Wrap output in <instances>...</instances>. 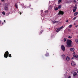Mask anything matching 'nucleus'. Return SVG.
<instances>
[{
	"instance_id": "f257e3e1",
	"label": "nucleus",
	"mask_w": 78,
	"mask_h": 78,
	"mask_svg": "<svg viewBox=\"0 0 78 78\" xmlns=\"http://www.w3.org/2000/svg\"><path fill=\"white\" fill-rule=\"evenodd\" d=\"M72 41L68 39L67 40V41L66 42V44L67 45V47H72V45H71V43L72 42Z\"/></svg>"
},
{
	"instance_id": "f03ea898",
	"label": "nucleus",
	"mask_w": 78,
	"mask_h": 78,
	"mask_svg": "<svg viewBox=\"0 0 78 78\" xmlns=\"http://www.w3.org/2000/svg\"><path fill=\"white\" fill-rule=\"evenodd\" d=\"M4 9L5 11H8L9 10L8 8V4L7 3H5L4 5Z\"/></svg>"
},
{
	"instance_id": "7ed1b4c3",
	"label": "nucleus",
	"mask_w": 78,
	"mask_h": 78,
	"mask_svg": "<svg viewBox=\"0 0 78 78\" xmlns=\"http://www.w3.org/2000/svg\"><path fill=\"white\" fill-rule=\"evenodd\" d=\"M9 55V52H8V51H7L5 52V54L4 55V57L7 58H8V56Z\"/></svg>"
},
{
	"instance_id": "20e7f679",
	"label": "nucleus",
	"mask_w": 78,
	"mask_h": 78,
	"mask_svg": "<svg viewBox=\"0 0 78 78\" xmlns=\"http://www.w3.org/2000/svg\"><path fill=\"white\" fill-rule=\"evenodd\" d=\"M71 64L72 66H75L76 65V63L75 62L72 61L71 62Z\"/></svg>"
},
{
	"instance_id": "39448f33",
	"label": "nucleus",
	"mask_w": 78,
	"mask_h": 78,
	"mask_svg": "<svg viewBox=\"0 0 78 78\" xmlns=\"http://www.w3.org/2000/svg\"><path fill=\"white\" fill-rule=\"evenodd\" d=\"M61 48L63 51H65V47H64V46L62 45L61 46Z\"/></svg>"
},
{
	"instance_id": "423d86ee",
	"label": "nucleus",
	"mask_w": 78,
	"mask_h": 78,
	"mask_svg": "<svg viewBox=\"0 0 78 78\" xmlns=\"http://www.w3.org/2000/svg\"><path fill=\"white\" fill-rule=\"evenodd\" d=\"M64 14V12L62 11H60L59 12V13L58 14V15H60V14H62V15H63Z\"/></svg>"
},
{
	"instance_id": "0eeeda50",
	"label": "nucleus",
	"mask_w": 78,
	"mask_h": 78,
	"mask_svg": "<svg viewBox=\"0 0 78 78\" xmlns=\"http://www.w3.org/2000/svg\"><path fill=\"white\" fill-rule=\"evenodd\" d=\"M70 50L71 51H73L75 50V48H71L70 49Z\"/></svg>"
},
{
	"instance_id": "6e6552de",
	"label": "nucleus",
	"mask_w": 78,
	"mask_h": 78,
	"mask_svg": "<svg viewBox=\"0 0 78 78\" xmlns=\"http://www.w3.org/2000/svg\"><path fill=\"white\" fill-rule=\"evenodd\" d=\"M66 61H69L70 60V58L68 56H67L66 58Z\"/></svg>"
},
{
	"instance_id": "1a4fd4ad",
	"label": "nucleus",
	"mask_w": 78,
	"mask_h": 78,
	"mask_svg": "<svg viewBox=\"0 0 78 78\" xmlns=\"http://www.w3.org/2000/svg\"><path fill=\"white\" fill-rule=\"evenodd\" d=\"M60 30V29L59 28H56V32H57V33H58V32H59V31Z\"/></svg>"
},
{
	"instance_id": "9d476101",
	"label": "nucleus",
	"mask_w": 78,
	"mask_h": 78,
	"mask_svg": "<svg viewBox=\"0 0 78 78\" xmlns=\"http://www.w3.org/2000/svg\"><path fill=\"white\" fill-rule=\"evenodd\" d=\"M78 12H76L74 13V16H77L78 15Z\"/></svg>"
},
{
	"instance_id": "9b49d317",
	"label": "nucleus",
	"mask_w": 78,
	"mask_h": 78,
	"mask_svg": "<svg viewBox=\"0 0 78 78\" xmlns=\"http://www.w3.org/2000/svg\"><path fill=\"white\" fill-rule=\"evenodd\" d=\"M66 3H71V1H67Z\"/></svg>"
},
{
	"instance_id": "f8f14e48",
	"label": "nucleus",
	"mask_w": 78,
	"mask_h": 78,
	"mask_svg": "<svg viewBox=\"0 0 78 78\" xmlns=\"http://www.w3.org/2000/svg\"><path fill=\"white\" fill-rule=\"evenodd\" d=\"M75 40L76 43V44H78V39H77V38Z\"/></svg>"
},
{
	"instance_id": "ddd939ff",
	"label": "nucleus",
	"mask_w": 78,
	"mask_h": 78,
	"mask_svg": "<svg viewBox=\"0 0 78 78\" xmlns=\"http://www.w3.org/2000/svg\"><path fill=\"white\" fill-rule=\"evenodd\" d=\"M62 56L63 59H64L66 58V57L65 56V55H62Z\"/></svg>"
},
{
	"instance_id": "4468645a",
	"label": "nucleus",
	"mask_w": 78,
	"mask_h": 78,
	"mask_svg": "<svg viewBox=\"0 0 78 78\" xmlns=\"http://www.w3.org/2000/svg\"><path fill=\"white\" fill-rule=\"evenodd\" d=\"M73 56H74V57H75V58H77L78 57V55H73Z\"/></svg>"
},
{
	"instance_id": "2eb2a0df",
	"label": "nucleus",
	"mask_w": 78,
	"mask_h": 78,
	"mask_svg": "<svg viewBox=\"0 0 78 78\" xmlns=\"http://www.w3.org/2000/svg\"><path fill=\"white\" fill-rule=\"evenodd\" d=\"M52 22H53V23H58V21H52Z\"/></svg>"
},
{
	"instance_id": "dca6fc26",
	"label": "nucleus",
	"mask_w": 78,
	"mask_h": 78,
	"mask_svg": "<svg viewBox=\"0 0 78 78\" xmlns=\"http://www.w3.org/2000/svg\"><path fill=\"white\" fill-rule=\"evenodd\" d=\"M73 2L76 3V5H77V4H78V2H76V0H74Z\"/></svg>"
},
{
	"instance_id": "f3484780",
	"label": "nucleus",
	"mask_w": 78,
	"mask_h": 78,
	"mask_svg": "<svg viewBox=\"0 0 78 78\" xmlns=\"http://www.w3.org/2000/svg\"><path fill=\"white\" fill-rule=\"evenodd\" d=\"M51 8H52V6H51V5H50L49 6L48 8L49 9H51Z\"/></svg>"
},
{
	"instance_id": "a211bd4d",
	"label": "nucleus",
	"mask_w": 78,
	"mask_h": 78,
	"mask_svg": "<svg viewBox=\"0 0 78 78\" xmlns=\"http://www.w3.org/2000/svg\"><path fill=\"white\" fill-rule=\"evenodd\" d=\"M58 9H61V5H59L58 6Z\"/></svg>"
},
{
	"instance_id": "6ab92c4d",
	"label": "nucleus",
	"mask_w": 78,
	"mask_h": 78,
	"mask_svg": "<svg viewBox=\"0 0 78 78\" xmlns=\"http://www.w3.org/2000/svg\"><path fill=\"white\" fill-rule=\"evenodd\" d=\"M76 75H77V73H76L75 72L74 73H73L74 76H76Z\"/></svg>"
},
{
	"instance_id": "aec40b11",
	"label": "nucleus",
	"mask_w": 78,
	"mask_h": 78,
	"mask_svg": "<svg viewBox=\"0 0 78 78\" xmlns=\"http://www.w3.org/2000/svg\"><path fill=\"white\" fill-rule=\"evenodd\" d=\"M72 27V25H69V26L68 27L69 28H71V27Z\"/></svg>"
},
{
	"instance_id": "412c9836",
	"label": "nucleus",
	"mask_w": 78,
	"mask_h": 78,
	"mask_svg": "<svg viewBox=\"0 0 78 78\" xmlns=\"http://www.w3.org/2000/svg\"><path fill=\"white\" fill-rule=\"evenodd\" d=\"M68 38H69V39H72V36H69L68 37Z\"/></svg>"
},
{
	"instance_id": "4be33fe9",
	"label": "nucleus",
	"mask_w": 78,
	"mask_h": 78,
	"mask_svg": "<svg viewBox=\"0 0 78 78\" xmlns=\"http://www.w3.org/2000/svg\"><path fill=\"white\" fill-rule=\"evenodd\" d=\"M15 6L16 8H17V6H18L17 4H15Z\"/></svg>"
},
{
	"instance_id": "5701e85b",
	"label": "nucleus",
	"mask_w": 78,
	"mask_h": 78,
	"mask_svg": "<svg viewBox=\"0 0 78 78\" xmlns=\"http://www.w3.org/2000/svg\"><path fill=\"white\" fill-rule=\"evenodd\" d=\"M63 26H62L61 27H59V29H60H60H62V28H63Z\"/></svg>"
},
{
	"instance_id": "b1692460",
	"label": "nucleus",
	"mask_w": 78,
	"mask_h": 78,
	"mask_svg": "<svg viewBox=\"0 0 78 78\" xmlns=\"http://www.w3.org/2000/svg\"><path fill=\"white\" fill-rule=\"evenodd\" d=\"M58 10V7L55 8V11H57V10Z\"/></svg>"
},
{
	"instance_id": "393cba45",
	"label": "nucleus",
	"mask_w": 78,
	"mask_h": 78,
	"mask_svg": "<svg viewBox=\"0 0 78 78\" xmlns=\"http://www.w3.org/2000/svg\"><path fill=\"white\" fill-rule=\"evenodd\" d=\"M76 10L75 9H74L73 10V12H76Z\"/></svg>"
},
{
	"instance_id": "a878e982",
	"label": "nucleus",
	"mask_w": 78,
	"mask_h": 78,
	"mask_svg": "<svg viewBox=\"0 0 78 78\" xmlns=\"http://www.w3.org/2000/svg\"><path fill=\"white\" fill-rule=\"evenodd\" d=\"M2 14H3V15H5V12H2Z\"/></svg>"
},
{
	"instance_id": "bb28decb",
	"label": "nucleus",
	"mask_w": 78,
	"mask_h": 78,
	"mask_svg": "<svg viewBox=\"0 0 78 78\" xmlns=\"http://www.w3.org/2000/svg\"><path fill=\"white\" fill-rule=\"evenodd\" d=\"M63 40L64 42H66V41H67V40L66 38H64Z\"/></svg>"
},
{
	"instance_id": "cd10ccee",
	"label": "nucleus",
	"mask_w": 78,
	"mask_h": 78,
	"mask_svg": "<svg viewBox=\"0 0 78 78\" xmlns=\"http://www.w3.org/2000/svg\"><path fill=\"white\" fill-rule=\"evenodd\" d=\"M76 19V17H75L73 19V20H75V19Z\"/></svg>"
},
{
	"instance_id": "c85d7f7f",
	"label": "nucleus",
	"mask_w": 78,
	"mask_h": 78,
	"mask_svg": "<svg viewBox=\"0 0 78 78\" xmlns=\"http://www.w3.org/2000/svg\"><path fill=\"white\" fill-rule=\"evenodd\" d=\"M68 31H69L70 32H71L72 31V30L70 29H68Z\"/></svg>"
},
{
	"instance_id": "c756f323",
	"label": "nucleus",
	"mask_w": 78,
	"mask_h": 78,
	"mask_svg": "<svg viewBox=\"0 0 78 78\" xmlns=\"http://www.w3.org/2000/svg\"><path fill=\"white\" fill-rule=\"evenodd\" d=\"M58 3H61V0H59L58 1Z\"/></svg>"
},
{
	"instance_id": "7c9ffc66",
	"label": "nucleus",
	"mask_w": 78,
	"mask_h": 78,
	"mask_svg": "<svg viewBox=\"0 0 78 78\" xmlns=\"http://www.w3.org/2000/svg\"><path fill=\"white\" fill-rule=\"evenodd\" d=\"M11 54H9V57H10V58H11Z\"/></svg>"
},
{
	"instance_id": "2f4dec72",
	"label": "nucleus",
	"mask_w": 78,
	"mask_h": 78,
	"mask_svg": "<svg viewBox=\"0 0 78 78\" xmlns=\"http://www.w3.org/2000/svg\"><path fill=\"white\" fill-rule=\"evenodd\" d=\"M48 55H49L48 54H47V55H45V56H48Z\"/></svg>"
},
{
	"instance_id": "473e14b6",
	"label": "nucleus",
	"mask_w": 78,
	"mask_h": 78,
	"mask_svg": "<svg viewBox=\"0 0 78 78\" xmlns=\"http://www.w3.org/2000/svg\"><path fill=\"white\" fill-rule=\"evenodd\" d=\"M45 13H47V12H48V11H45Z\"/></svg>"
},
{
	"instance_id": "72a5a7b5",
	"label": "nucleus",
	"mask_w": 78,
	"mask_h": 78,
	"mask_svg": "<svg viewBox=\"0 0 78 78\" xmlns=\"http://www.w3.org/2000/svg\"><path fill=\"white\" fill-rule=\"evenodd\" d=\"M66 22H69V21L68 20H66Z\"/></svg>"
},
{
	"instance_id": "f704fd0d",
	"label": "nucleus",
	"mask_w": 78,
	"mask_h": 78,
	"mask_svg": "<svg viewBox=\"0 0 78 78\" xmlns=\"http://www.w3.org/2000/svg\"><path fill=\"white\" fill-rule=\"evenodd\" d=\"M74 8H75V9H77V8L76 7V6H75L74 7Z\"/></svg>"
},
{
	"instance_id": "c9c22d12",
	"label": "nucleus",
	"mask_w": 78,
	"mask_h": 78,
	"mask_svg": "<svg viewBox=\"0 0 78 78\" xmlns=\"http://www.w3.org/2000/svg\"><path fill=\"white\" fill-rule=\"evenodd\" d=\"M43 12V10H41V14H42V12Z\"/></svg>"
},
{
	"instance_id": "e433bc0d",
	"label": "nucleus",
	"mask_w": 78,
	"mask_h": 78,
	"mask_svg": "<svg viewBox=\"0 0 78 78\" xmlns=\"http://www.w3.org/2000/svg\"><path fill=\"white\" fill-rule=\"evenodd\" d=\"M1 1L2 2H5V0H1Z\"/></svg>"
},
{
	"instance_id": "4c0bfd02",
	"label": "nucleus",
	"mask_w": 78,
	"mask_h": 78,
	"mask_svg": "<svg viewBox=\"0 0 78 78\" xmlns=\"http://www.w3.org/2000/svg\"><path fill=\"white\" fill-rule=\"evenodd\" d=\"M68 78H71V76H69L68 77Z\"/></svg>"
},
{
	"instance_id": "58836bf2",
	"label": "nucleus",
	"mask_w": 78,
	"mask_h": 78,
	"mask_svg": "<svg viewBox=\"0 0 78 78\" xmlns=\"http://www.w3.org/2000/svg\"><path fill=\"white\" fill-rule=\"evenodd\" d=\"M73 54H75V52H73Z\"/></svg>"
},
{
	"instance_id": "ea45409f",
	"label": "nucleus",
	"mask_w": 78,
	"mask_h": 78,
	"mask_svg": "<svg viewBox=\"0 0 78 78\" xmlns=\"http://www.w3.org/2000/svg\"><path fill=\"white\" fill-rule=\"evenodd\" d=\"M4 22H6V21H5V20H4Z\"/></svg>"
},
{
	"instance_id": "a19ab883",
	"label": "nucleus",
	"mask_w": 78,
	"mask_h": 78,
	"mask_svg": "<svg viewBox=\"0 0 78 78\" xmlns=\"http://www.w3.org/2000/svg\"><path fill=\"white\" fill-rule=\"evenodd\" d=\"M75 6H76H76H77V5H75Z\"/></svg>"
},
{
	"instance_id": "79ce46f5",
	"label": "nucleus",
	"mask_w": 78,
	"mask_h": 78,
	"mask_svg": "<svg viewBox=\"0 0 78 78\" xmlns=\"http://www.w3.org/2000/svg\"><path fill=\"white\" fill-rule=\"evenodd\" d=\"M1 22H2V21L0 20V23H1Z\"/></svg>"
},
{
	"instance_id": "37998d69",
	"label": "nucleus",
	"mask_w": 78,
	"mask_h": 78,
	"mask_svg": "<svg viewBox=\"0 0 78 78\" xmlns=\"http://www.w3.org/2000/svg\"><path fill=\"white\" fill-rule=\"evenodd\" d=\"M73 58H73V57L72 58V59H73Z\"/></svg>"
},
{
	"instance_id": "c03bdc74",
	"label": "nucleus",
	"mask_w": 78,
	"mask_h": 78,
	"mask_svg": "<svg viewBox=\"0 0 78 78\" xmlns=\"http://www.w3.org/2000/svg\"><path fill=\"white\" fill-rule=\"evenodd\" d=\"M49 3H50V1H49Z\"/></svg>"
},
{
	"instance_id": "a18cd8bd",
	"label": "nucleus",
	"mask_w": 78,
	"mask_h": 78,
	"mask_svg": "<svg viewBox=\"0 0 78 78\" xmlns=\"http://www.w3.org/2000/svg\"><path fill=\"white\" fill-rule=\"evenodd\" d=\"M20 14H22V13L21 12H20Z\"/></svg>"
},
{
	"instance_id": "49530a36",
	"label": "nucleus",
	"mask_w": 78,
	"mask_h": 78,
	"mask_svg": "<svg viewBox=\"0 0 78 78\" xmlns=\"http://www.w3.org/2000/svg\"><path fill=\"white\" fill-rule=\"evenodd\" d=\"M2 25H3V23H2Z\"/></svg>"
},
{
	"instance_id": "de8ad7c7",
	"label": "nucleus",
	"mask_w": 78,
	"mask_h": 78,
	"mask_svg": "<svg viewBox=\"0 0 78 78\" xmlns=\"http://www.w3.org/2000/svg\"><path fill=\"white\" fill-rule=\"evenodd\" d=\"M74 25H75V23H74Z\"/></svg>"
},
{
	"instance_id": "09e8293b",
	"label": "nucleus",
	"mask_w": 78,
	"mask_h": 78,
	"mask_svg": "<svg viewBox=\"0 0 78 78\" xmlns=\"http://www.w3.org/2000/svg\"><path fill=\"white\" fill-rule=\"evenodd\" d=\"M76 0L78 1V0Z\"/></svg>"
},
{
	"instance_id": "8fccbe9b",
	"label": "nucleus",
	"mask_w": 78,
	"mask_h": 78,
	"mask_svg": "<svg viewBox=\"0 0 78 78\" xmlns=\"http://www.w3.org/2000/svg\"><path fill=\"white\" fill-rule=\"evenodd\" d=\"M0 5H1V3H0Z\"/></svg>"
},
{
	"instance_id": "3c124183",
	"label": "nucleus",
	"mask_w": 78,
	"mask_h": 78,
	"mask_svg": "<svg viewBox=\"0 0 78 78\" xmlns=\"http://www.w3.org/2000/svg\"><path fill=\"white\" fill-rule=\"evenodd\" d=\"M25 8V7H24Z\"/></svg>"
}]
</instances>
